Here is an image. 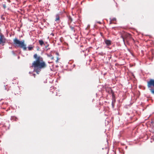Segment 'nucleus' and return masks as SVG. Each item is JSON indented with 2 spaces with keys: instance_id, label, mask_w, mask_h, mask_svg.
Masks as SVG:
<instances>
[{
  "instance_id": "4be33fe9",
  "label": "nucleus",
  "mask_w": 154,
  "mask_h": 154,
  "mask_svg": "<svg viewBox=\"0 0 154 154\" xmlns=\"http://www.w3.org/2000/svg\"><path fill=\"white\" fill-rule=\"evenodd\" d=\"M112 20H111V21H110V23H109V24H112Z\"/></svg>"
},
{
  "instance_id": "5701e85b",
  "label": "nucleus",
  "mask_w": 154,
  "mask_h": 154,
  "mask_svg": "<svg viewBox=\"0 0 154 154\" xmlns=\"http://www.w3.org/2000/svg\"><path fill=\"white\" fill-rule=\"evenodd\" d=\"M13 54L14 55V52H13Z\"/></svg>"
},
{
  "instance_id": "6e6552de",
  "label": "nucleus",
  "mask_w": 154,
  "mask_h": 154,
  "mask_svg": "<svg viewBox=\"0 0 154 154\" xmlns=\"http://www.w3.org/2000/svg\"><path fill=\"white\" fill-rule=\"evenodd\" d=\"M105 42L108 46H109L111 44V41L109 40H105Z\"/></svg>"
},
{
  "instance_id": "1a4fd4ad",
  "label": "nucleus",
  "mask_w": 154,
  "mask_h": 154,
  "mask_svg": "<svg viewBox=\"0 0 154 154\" xmlns=\"http://www.w3.org/2000/svg\"><path fill=\"white\" fill-rule=\"evenodd\" d=\"M14 42L16 45H19V41L16 38H15L14 40Z\"/></svg>"
},
{
  "instance_id": "cd10ccee",
  "label": "nucleus",
  "mask_w": 154,
  "mask_h": 154,
  "mask_svg": "<svg viewBox=\"0 0 154 154\" xmlns=\"http://www.w3.org/2000/svg\"><path fill=\"white\" fill-rule=\"evenodd\" d=\"M112 105H113V103H112Z\"/></svg>"
},
{
  "instance_id": "4468645a",
  "label": "nucleus",
  "mask_w": 154,
  "mask_h": 154,
  "mask_svg": "<svg viewBox=\"0 0 154 154\" xmlns=\"http://www.w3.org/2000/svg\"><path fill=\"white\" fill-rule=\"evenodd\" d=\"M57 60H56V63H57L58 62V60H59V57H57Z\"/></svg>"
},
{
  "instance_id": "39448f33",
  "label": "nucleus",
  "mask_w": 154,
  "mask_h": 154,
  "mask_svg": "<svg viewBox=\"0 0 154 154\" xmlns=\"http://www.w3.org/2000/svg\"><path fill=\"white\" fill-rule=\"evenodd\" d=\"M20 47L22 48L24 51L26 50L27 47L26 45L24 43V41H20Z\"/></svg>"
},
{
  "instance_id": "a878e982",
  "label": "nucleus",
  "mask_w": 154,
  "mask_h": 154,
  "mask_svg": "<svg viewBox=\"0 0 154 154\" xmlns=\"http://www.w3.org/2000/svg\"><path fill=\"white\" fill-rule=\"evenodd\" d=\"M37 50H38V48L37 49Z\"/></svg>"
},
{
  "instance_id": "aec40b11",
  "label": "nucleus",
  "mask_w": 154,
  "mask_h": 154,
  "mask_svg": "<svg viewBox=\"0 0 154 154\" xmlns=\"http://www.w3.org/2000/svg\"><path fill=\"white\" fill-rule=\"evenodd\" d=\"M108 88H107L106 89V91H107L108 92V91H110L108 89Z\"/></svg>"
},
{
  "instance_id": "423d86ee",
  "label": "nucleus",
  "mask_w": 154,
  "mask_h": 154,
  "mask_svg": "<svg viewBox=\"0 0 154 154\" xmlns=\"http://www.w3.org/2000/svg\"><path fill=\"white\" fill-rule=\"evenodd\" d=\"M108 89L109 90H110V91H108V93L109 94H112V99H114L115 97L114 92H113V90L110 88H109Z\"/></svg>"
},
{
  "instance_id": "20e7f679",
  "label": "nucleus",
  "mask_w": 154,
  "mask_h": 154,
  "mask_svg": "<svg viewBox=\"0 0 154 154\" xmlns=\"http://www.w3.org/2000/svg\"><path fill=\"white\" fill-rule=\"evenodd\" d=\"M6 39L4 35L0 32V45L3 46L6 43Z\"/></svg>"
},
{
  "instance_id": "6ab92c4d",
  "label": "nucleus",
  "mask_w": 154,
  "mask_h": 154,
  "mask_svg": "<svg viewBox=\"0 0 154 154\" xmlns=\"http://www.w3.org/2000/svg\"><path fill=\"white\" fill-rule=\"evenodd\" d=\"M112 21H116V19L115 18H113L112 20H111Z\"/></svg>"
},
{
  "instance_id": "dca6fc26",
  "label": "nucleus",
  "mask_w": 154,
  "mask_h": 154,
  "mask_svg": "<svg viewBox=\"0 0 154 154\" xmlns=\"http://www.w3.org/2000/svg\"><path fill=\"white\" fill-rule=\"evenodd\" d=\"M48 45H47V46H45V48L46 49H47V50H49L50 48H48Z\"/></svg>"
},
{
  "instance_id": "0eeeda50",
  "label": "nucleus",
  "mask_w": 154,
  "mask_h": 154,
  "mask_svg": "<svg viewBox=\"0 0 154 154\" xmlns=\"http://www.w3.org/2000/svg\"><path fill=\"white\" fill-rule=\"evenodd\" d=\"M55 21L57 22L58 23H59L60 22V17L59 15V14H57L55 15Z\"/></svg>"
},
{
  "instance_id": "f3484780",
  "label": "nucleus",
  "mask_w": 154,
  "mask_h": 154,
  "mask_svg": "<svg viewBox=\"0 0 154 154\" xmlns=\"http://www.w3.org/2000/svg\"><path fill=\"white\" fill-rule=\"evenodd\" d=\"M3 8H4V9H5L6 8V5L5 4H4L3 5Z\"/></svg>"
},
{
  "instance_id": "393cba45",
  "label": "nucleus",
  "mask_w": 154,
  "mask_h": 154,
  "mask_svg": "<svg viewBox=\"0 0 154 154\" xmlns=\"http://www.w3.org/2000/svg\"><path fill=\"white\" fill-rule=\"evenodd\" d=\"M19 58V56H18V58Z\"/></svg>"
},
{
  "instance_id": "b1692460",
  "label": "nucleus",
  "mask_w": 154,
  "mask_h": 154,
  "mask_svg": "<svg viewBox=\"0 0 154 154\" xmlns=\"http://www.w3.org/2000/svg\"><path fill=\"white\" fill-rule=\"evenodd\" d=\"M42 0H39L38 1L39 2H40Z\"/></svg>"
},
{
  "instance_id": "412c9836",
  "label": "nucleus",
  "mask_w": 154,
  "mask_h": 154,
  "mask_svg": "<svg viewBox=\"0 0 154 154\" xmlns=\"http://www.w3.org/2000/svg\"><path fill=\"white\" fill-rule=\"evenodd\" d=\"M97 23H99V24H101V22H100V21H98V22H97Z\"/></svg>"
},
{
  "instance_id": "7ed1b4c3",
  "label": "nucleus",
  "mask_w": 154,
  "mask_h": 154,
  "mask_svg": "<svg viewBox=\"0 0 154 154\" xmlns=\"http://www.w3.org/2000/svg\"><path fill=\"white\" fill-rule=\"evenodd\" d=\"M147 86L148 88H151V92L152 94H154V79H150L149 81L147 82Z\"/></svg>"
},
{
  "instance_id": "f03ea898",
  "label": "nucleus",
  "mask_w": 154,
  "mask_h": 154,
  "mask_svg": "<svg viewBox=\"0 0 154 154\" xmlns=\"http://www.w3.org/2000/svg\"><path fill=\"white\" fill-rule=\"evenodd\" d=\"M121 37L122 38L125 44V42L128 43L130 40L133 39L130 34L125 32H123L121 34Z\"/></svg>"
},
{
  "instance_id": "ddd939ff",
  "label": "nucleus",
  "mask_w": 154,
  "mask_h": 154,
  "mask_svg": "<svg viewBox=\"0 0 154 154\" xmlns=\"http://www.w3.org/2000/svg\"><path fill=\"white\" fill-rule=\"evenodd\" d=\"M69 20L70 21V22H71L72 21V18L71 17L69 16Z\"/></svg>"
},
{
  "instance_id": "f8f14e48",
  "label": "nucleus",
  "mask_w": 154,
  "mask_h": 154,
  "mask_svg": "<svg viewBox=\"0 0 154 154\" xmlns=\"http://www.w3.org/2000/svg\"><path fill=\"white\" fill-rule=\"evenodd\" d=\"M28 48L29 51H31L33 49V47H31V46H29L28 47Z\"/></svg>"
},
{
  "instance_id": "a211bd4d",
  "label": "nucleus",
  "mask_w": 154,
  "mask_h": 154,
  "mask_svg": "<svg viewBox=\"0 0 154 154\" xmlns=\"http://www.w3.org/2000/svg\"><path fill=\"white\" fill-rule=\"evenodd\" d=\"M56 55L57 56V57H58L59 56V53L57 52L56 53Z\"/></svg>"
},
{
  "instance_id": "2eb2a0df",
  "label": "nucleus",
  "mask_w": 154,
  "mask_h": 154,
  "mask_svg": "<svg viewBox=\"0 0 154 154\" xmlns=\"http://www.w3.org/2000/svg\"><path fill=\"white\" fill-rule=\"evenodd\" d=\"M48 56L50 57H51V60H53L54 59V57H53L52 56V55H50Z\"/></svg>"
},
{
  "instance_id": "bb28decb",
  "label": "nucleus",
  "mask_w": 154,
  "mask_h": 154,
  "mask_svg": "<svg viewBox=\"0 0 154 154\" xmlns=\"http://www.w3.org/2000/svg\"><path fill=\"white\" fill-rule=\"evenodd\" d=\"M33 75H34V77H35V74H34Z\"/></svg>"
},
{
  "instance_id": "f257e3e1",
  "label": "nucleus",
  "mask_w": 154,
  "mask_h": 154,
  "mask_svg": "<svg viewBox=\"0 0 154 154\" xmlns=\"http://www.w3.org/2000/svg\"><path fill=\"white\" fill-rule=\"evenodd\" d=\"M33 57L36 60L32 63L31 67L33 68L34 71L38 74L42 69L46 67V65L43 58L40 56H38L36 54L34 55Z\"/></svg>"
},
{
  "instance_id": "9b49d317",
  "label": "nucleus",
  "mask_w": 154,
  "mask_h": 154,
  "mask_svg": "<svg viewBox=\"0 0 154 154\" xmlns=\"http://www.w3.org/2000/svg\"><path fill=\"white\" fill-rule=\"evenodd\" d=\"M69 27L71 28V30L72 31H73L74 32H75V30L74 29V26H72L70 25Z\"/></svg>"
},
{
  "instance_id": "9d476101",
  "label": "nucleus",
  "mask_w": 154,
  "mask_h": 154,
  "mask_svg": "<svg viewBox=\"0 0 154 154\" xmlns=\"http://www.w3.org/2000/svg\"><path fill=\"white\" fill-rule=\"evenodd\" d=\"M38 42H39V44L41 46H42L44 44V42L42 40H39Z\"/></svg>"
}]
</instances>
